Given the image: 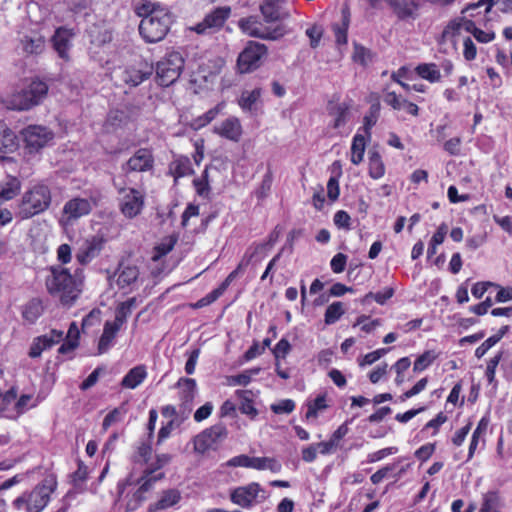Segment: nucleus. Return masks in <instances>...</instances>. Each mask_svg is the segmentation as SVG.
Wrapping results in <instances>:
<instances>
[{"label":"nucleus","mask_w":512,"mask_h":512,"mask_svg":"<svg viewBox=\"0 0 512 512\" xmlns=\"http://www.w3.org/2000/svg\"><path fill=\"white\" fill-rule=\"evenodd\" d=\"M170 460L169 454L156 455L141 473L131 469L128 476L118 483L120 497L126 501L128 511H135L146 499V494L154 488L156 482L164 478V473L157 471L167 465Z\"/></svg>","instance_id":"f257e3e1"},{"label":"nucleus","mask_w":512,"mask_h":512,"mask_svg":"<svg viewBox=\"0 0 512 512\" xmlns=\"http://www.w3.org/2000/svg\"><path fill=\"white\" fill-rule=\"evenodd\" d=\"M137 13L142 17L139 32L146 42L156 43L165 38L173 21L168 8L145 1L137 7Z\"/></svg>","instance_id":"f03ea898"},{"label":"nucleus","mask_w":512,"mask_h":512,"mask_svg":"<svg viewBox=\"0 0 512 512\" xmlns=\"http://www.w3.org/2000/svg\"><path fill=\"white\" fill-rule=\"evenodd\" d=\"M51 200L49 186L43 182L35 183L23 193L18 203L16 216L21 220L30 219L47 210Z\"/></svg>","instance_id":"7ed1b4c3"},{"label":"nucleus","mask_w":512,"mask_h":512,"mask_svg":"<svg viewBox=\"0 0 512 512\" xmlns=\"http://www.w3.org/2000/svg\"><path fill=\"white\" fill-rule=\"evenodd\" d=\"M57 488L55 476L45 477L35 488L13 500L12 505L18 511L41 512L49 503L51 494Z\"/></svg>","instance_id":"20e7f679"},{"label":"nucleus","mask_w":512,"mask_h":512,"mask_svg":"<svg viewBox=\"0 0 512 512\" xmlns=\"http://www.w3.org/2000/svg\"><path fill=\"white\" fill-rule=\"evenodd\" d=\"M47 91L46 83L33 80L26 88L4 96L1 102L9 110L25 111L38 105L45 98Z\"/></svg>","instance_id":"39448f33"},{"label":"nucleus","mask_w":512,"mask_h":512,"mask_svg":"<svg viewBox=\"0 0 512 512\" xmlns=\"http://www.w3.org/2000/svg\"><path fill=\"white\" fill-rule=\"evenodd\" d=\"M46 286L51 295L59 297L64 305H71L80 293L79 284L64 268H53L46 280Z\"/></svg>","instance_id":"423d86ee"},{"label":"nucleus","mask_w":512,"mask_h":512,"mask_svg":"<svg viewBox=\"0 0 512 512\" xmlns=\"http://www.w3.org/2000/svg\"><path fill=\"white\" fill-rule=\"evenodd\" d=\"M184 68V58L181 53L173 51L168 53L157 63L156 76L162 86L173 84Z\"/></svg>","instance_id":"0eeeda50"},{"label":"nucleus","mask_w":512,"mask_h":512,"mask_svg":"<svg viewBox=\"0 0 512 512\" xmlns=\"http://www.w3.org/2000/svg\"><path fill=\"white\" fill-rule=\"evenodd\" d=\"M258 250V247H249L245 254L243 255L242 259L240 260L238 266L235 270H233L227 278L224 280V282L216 289L211 291L209 294H207L205 297L198 300L195 304V308H202L204 306H207L211 303H213L215 300H217L228 288V286L231 284V282L241 273L244 272V270L248 267L250 262L252 261L253 257L256 255Z\"/></svg>","instance_id":"6e6552de"},{"label":"nucleus","mask_w":512,"mask_h":512,"mask_svg":"<svg viewBox=\"0 0 512 512\" xmlns=\"http://www.w3.org/2000/svg\"><path fill=\"white\" fill-rule=\"evenodd\" d=\"M119 209L127 219H133L141 214L145 206V195L141 190L127 187L118 190Z\"/></svg>","instance_id":"1a4fd4ad"},{"label":"nucleus","mask_w":512,"mask_h":512,"mask_svg":"<svg viewBox=\"0 0 512 512\" xmlns=\"http://www.w3.org/2000/svg\"><path fill=\"white\" fill-rule=\"evenodd\" d=\"M21 136L29 154L39 152L54 139L53 131L41 125H29L21 131Z\"/></svg>","instance_id":"9d476101"},{"label":"nucleus","mask_w":512,"mask_h":512,"mask_svg":"<svg viewBox=\"0 0 512 512\" xmlns=\"http://www.w3.org/2000/svg\"><path fill=\"white\" fill-rule=\"evenodd\" d=\"M239 27L248 36L268 40H277L286 33L283 26L278 25L275 28H271L253 16L241 19Z\"/></svg>","instance_id":"9b49d317"},{"label":"nucleus","mask_w":512,"mask_h":512,"mask_svg":"<svg viewBox=\"0 0 512 512\" xmlns=\"http://www.w3.org/2000/svg\"><path fill=\"white\" fill-rule=\"evenodd\" d=\"M473 28V21L468 19L465 14L461 13V16L455 17L451 19L446 26L444 27L440 44L443 46H447L445 51L448 49L451 51L457 50L458 38L461 35L462 31L468 32V29Z\"/></svg>","instance_id":"f8f14e48"},{"label":"nucleus","mask_w":512,"mask_h":512,"mask_svg":"<svg viewBox=\"0 0 512 512\" xmlns=\"http://www.w3.org/2000/svg\"><path fill=\"white\" fill-rule=\"evenodd\" d=\"M266 498V491L257 482L237 487L230 493L231 501L243 508L251 507L254 503L262 502Z\"/></svg>","instance_id":"ddd939ff"},{"label":"nucleus","mask_w":512,"mask_h":512,"mask_svg":"<svg viewBox=\"0 0 512 512\" xmlns=\"http://www.w3.org/2000/svg\"><path fill=\"white\" fill-rule=\"evenodd\" d=\"M267 54L265 45L257 42H249L237 59V68L240 73H249L256 70L263 57Z\"/></svg>","instance_id":"4468645a"},{"label":"nucleus","mask_w":512,"mask_h":512,"mask_svg":"<svg viewBox=\"0 0 512 512\" xmlns=\"http://www.w3.org/2000/svg\"><path fill=\"white\" fill-rule=\"evenodd\" d=\"M230 12L231 10L229 7L215 8L207 14L201 22L189 27V30L200 35L211 34L219 30L224 25L225 21L230 16Z\"/></svg>","instance_id":"2eb2a0df"},{"label":"nucleus","mask_w":512,"mask_h":512,"mask_svg":"<svg viewBox=\"0 0 512 512\" xmlns=\"http://www.w3.org/2000/svg\"><path fill=\"white\" fill-rule=\"evenodd\" d=\"M93 204L91 200L79 197L67 201L62 209L60 224L63 226L73 225L79 218L91 212Z\"/></svg>","instance_id":"dca6fc26"},{"label":"nucleus","mask_w":512,"mask_h":512,"mask_svg":"<svg viewBox=\"0 0 512 512\" xmlns=\"http://www.w3.org/2000/svg\"><path fill=\"white\" fill-rule=\"evenodd\" d=\"M104 242L105 240L101 235H91L83 239L77 248V261L82 265L90 263L100 254Z\"/></svg>","instance_id":"f3484780"},{"label":"nucleus","mask_w":512,"mask_h":512,"mask_svg":"<svg viewBox=\"0 0 512 512\" xmlns=\"http://www.w3.org/2000/svg\"><path fill=\"white\" fill-rule=\"evenodd\" d=\"M152 71L153 68L148 62L139 60L125 68L122 73V80L125 84L135 87L148 79Z\"/></svg>","instance_id":"a211bd4d"},{"label":"nucleus","mask_w":512,"mask_h":512,"mask_svg":"<svg viewBox=\"0 0 512 512\" xmlns=\"http://www.w3.org/2000/svg\"><path fill=\"white\" fill-rule=\"evenodd\" d=\"M213 131L218 136L233 142H239L243 135V128L237 117L231 116L216 124Z\"/></svg>","instance_id":"6ab92c4d"},{"label":"nucleus","mask_w":512,"mask_h":512,"mask_svg":"<svg viewBox=\"0 0 512 512\" xmlns=\"http://www.w3.org/2000/svg\"><path fill=\"white\" fill-rule=\"evenodd\" d=\"M62 339L63 332L60 330H52L45 335L36 337L30 346L29 356L31 358L40 357L43 351L59 343Z\"/></svg>","instance_id":"aec40b11"},{"label":"nucleus","mask_w":512,"mask_h":512,"mask_svg":"<svg viewBox=\"0 0 512 512\" xmlns=\"http://www.w3.org/2000/svg\"><path fill=\"white\" fill-rule=\"evenodd\" d=\"M154 159L150 150L142 148L137 150L133 156L129 158L125 169L127 171L145 172L153 167Z\"/></svg>","instance_id":"412c9836"},{"label":"nucleus","mask_w":512,"mask_h":512,"mask_svg":"<svg viewBox=\"0 0 512 512\" xmlns=\"http://www.w3.org/2000/svg\"><path fill=\"white\" fill-rule=\"evenodd\" d=\"M139 271L136 266L121 264L115 273V283L119 289L132 290L137 283Z\"/></svg>","instance_id":"4be33fe9"},{"label":"nucleus","mask_w":512,"mask_h":512,"mask_svg":"<svg viewBox=\"0 0 512 512\" xmlns=\"http://www.w3.org/2000/svg\"><path fill=\"white\" fill-rule=\"evenodd\" d=\"M328 115L330 117L328 127L337 130L339 134L350 119L349 108L346 104H334L329 107Z\"/></svg>","instance_id":"5701e85b"},{"label":"nucleus","mask_w":512,"mask_h":512,"mask_svg":"<svg viewBox=\"0 0 512 512\" xmlns=\"http://www.w3.org/2000/svg\"><path fill=\"white\" fill-rule=\"evenodd\" d=\"M74 36L72 29L60 27L55 31L53 36V46L59 57L68 59V51L71 47V41Z\"/></svg>","instance_id":"b1692460"},{"label":"nucleus","mask_w":512,"mask_h":512,"mask_svg":"<svg viewBox=\"0 0 512 512\" xmlns=\"http://www.w3.org/2000/svg\"><path fill=\"white\" fill-rule=\"evenodd\" d=\"M389 4L401 20L416 19L419 15V4L413 0H389Z\"/></svg>","instance_id":"393cba45"},{"label":"nucleus","mask_w":512,"mask_h":512,"mask_svg":"<svg viewBox=\"0 0 512 512\" xmlns=\"http://www.w3.org/2000/svg\"><path fill=\"white\" fill-rule=\"evenodd\" d=\"M384 102L394 110H403L412 116H417L419 113V107L416 104L402 98L395 92H387L384 95Z\"/></svg>","instance_id":"a878e982"},{"label":"nucleus","mask_w":512,"mask_h":512,"mask_svg":"<svg viewBox=\"0 0 512 512\" xmlns=\"http://www.w3.org/2000/svg\"><path fill=\"white\" fill-rule=\"evenodd\" d=\"M148 376L147 368L144 365H137L130 369L121 381V386L126 389H136Z\"/></svg>","instance_id":"bb28decb"},{"label":"nucleus","mask_w":512,"mask_h":512,"mask_svg":"<svg viewBox=\"0 0 512 512\" xmlns=\"http://www.w3.org/2000/svg\"><path fill=\"white\" fill-rule=\"evenodd\" d=\"M19 143L15 132L8 125L0 121V151L12 153L18 149Z\"/></svg>","instance_id":"cd10ccee"},{"label":"nucleus","mask_w":512,"mask_h":512,"mask_svg":"<svg viewBox=\"0 0 512 512\" xmlns=\"http://www.w3.org/2000/svg\"><path fill=\"white\" fill-rule=\"evenodd\" d=\"M261 13L267 23H274L289 16L277 3V0H265L261 5Z\"/></svg>","instance_id":"c85d7f7f"},{"label":"nucleus","mask_w":512,"mask_h":512,"mask_svg":"<svg viewBox=\"0 0 512 512\" xmlns=\"http://www.w3.org/2000/svg\"><path fill=\"white\" fill-rule=\"evenodd\" d=\"M122 326L118 325L113 321H106L103 328V333L98 343V353L102 354L108 351L112 346L113 340L115 339L118 331Z\"/></svg>","instance_id":"c756f323"},{"label":"nucleus","mask_w":512,"mask_h":512,"mask_svg":"<svg viewBox=\"0 0 512 512\" xmlns=\"http://www.w3.org/2000/svg\"><path fill=\"white\" fill-rule=\"evenodd\" d=\"M350 10L347 5L341 9V20L333 25L336 43L345 45L347 43V31L350 25Z\"/></svg>","instance_id":"7c9ffc66"},{"label":"nucleus","mask_w":512,"mask_h":512,"mask_svg":"<svg viewBox=\"0 0 512 512\" xmlns=\"http://www.w3.org/2000/svg\"><path fill=\"white\" fill-rule=\"evenodd\" d=\"M369 139L370 137L359 132L354 135L350 149V160L354 165H359L363 161Z\"/></svg>","instance_id":"2f4dec72"},{"label":"nucleus","mask_w":512,"mask_h":512,"mask_svg":"<svg viewBox=\"0 0 512 512\" xmlns=\"http://www.w3.org/2000/svg\"><path fill=\"white\" fill-rule=\"evenodd\" d=\"M262 90L255 88L252 90H245L242 92L238 104L244 111L256 110L257 105L260 101Z\"/></svg>","instance_id":"473e14b6"},{"label":"nucleus","mask_w":512,"mask_h":512,"mask_svg":"<svg viewBox=\"0 0 512 512\" xmlns=\"http://www.w3.org/2000/svg\"><path fill=\"white\" fill-rule=\"evenodd\" d=\"M181 499L180 492L176 489L164 491L159 500L150 506V510H164L176 505Z\"/></svg>","instance_id":"72a5a7b5"},{"label":"nucleus","mask_w":512,"mask_h":512,"mask_svg":"<svg viewBox=\"0 0 512 512\" xmlns=\"http://www.w3.org/2000/svg\"><path fill=\"white\" fill-rule=\"evenodd\" d=\"M180 399L184 403L191 402L197 393L196 381L192 378H180L176 384Z\"/></svg>","instance_id":"f704fd0d"},{"label":"nucleus","mask_w":512,"mask_h":512,"mask_svg":"<svg viewBox=\"0 0 512 512\" xmlns=\"http://www.w3.org/2000/svg\"><path fill=\"white\" fill-rule=\"evenodd\" d=\"M415 72L419 77L430 83H438L441 81V72L435 63H422L415 68Z\"/></svg>","instance_id":"c9c22d12"},{"label":"nucleus","mask_w":512,"mask_h":512,"mask_svg":"<svg viewBox=\"0 0 512 512\" xmlns=\"http://www.w3.org/2000/svg\"><path fill=\"white\" fill-rule=\"evenodd\" d=\"M20 189V180L16 177H10L5 183L0 185V205L16 197Z\"/></svg>","instance_id":"e433bc0d"},{"label":"nucleus","mask_w":512,"mask_h":512,"mask_svg":"<svg viewBox=\"0 0 512 512\" xmlns=\"http://www.w3.org/2000/svg\"><path fill=\"white\" fill-rule=\"evenodd\" d=\"M281 468V463L274 457H252L251 469L278 473Z\"/></svg>","instance_id":"4c0bfd02"},{"label":"nucleus","mask_w":512,"mask_h":512,"mask_svg":"<svg viewBox=\"0 0 512 512\" xmlns=\"http://www.w3.org/2000/svg\"><path fill=\"white\" fill-rule=\"evenodd\" d=\"M216 441V436L211 430H205L194 438V450L198 453L208 451Z\"/></svg>","instance_id":"58836bf2"},{"label":"nucleus","mask_w":512,"mask_h":512,"mask_svg":"<svg viewBox=\"0 0 512 512\" xmlns=\"http://www.w3.org/2000/svg\"><path fill=\"white\" fill-rule=\"evenodd\" d=\"M307 412L305 417L307 420L316 419L320 413L327 409L326 394L318 395L314 400L307 402Z\"/></svg>","instance_id":"ea45409f"},{"label":"nucleus","mask_w":512,"mask_h":512,"mask_svg":"<svg viewBox=\"0 0 512 512\" xmlns=\"http://www.w3.org/2000/svg\"><path fill=\"white\" fill-rule=\"evenodd\" d=\"M346 312L345 305L340 302L336 301L331 303L325 311L324 314V322L326 325H332L336 323Z\"/></svg>","instance_id":"a19ab883"},{"label":"nucleus","mask_w":512,"mask_h":512,"mask_svg":"<svg viewBox=\"0 0 512 512\" xmlns=\"http://www.w3.org/2000/svg\"><path fill=\"white\" fill-rule=\"evenodd\" d=\"M385 174V166L380 154L376 151L369 152V175L373 179H380Z\"/></svg>","instance_id":"79ce46f5"},{"label":"nucleus","mask_w":512,"mask_h":512,"mask_svg":"<svg viewBox=\"0 0 512 512\" xmlns=\"http://www.w3.org/2000/svg\"><path fill=\"white\" fill-rule=\"evenodd\" d=\"M487 425H488L487 421L485 419H481L480 422L478 423L476 429L474 430L472 437H471L470 445H469L468 459H471L474 456V453H475L480 441H482V442L484 441L483 437L486 433Z\"/></svg>","instance_id":"37998d69"},{"label":"nucleus","mask_w":512,"mask_h":512,"mask_svg":"<svg viewBox=\"0 0 512 512\" xmlns=\"http://www.w3.org/2000/svg\"><path fill=\"white\" fill-rule=\"evenodd\" d=\"M151 447L146 444H142L134 457V465L132 469H135L137 473H141L142 469L149 465L151 460Z\"/></svg>","instance_id":"c03bdc74"},{"label":"nucleus","mask_w":512,"mask_h":512,"mask_svg":"<svg viewBox=\"0 0 512 512\" xmlns=\"http://www.w3.org/2000/svg\"><path fill=\"white\" fill-rule=\"evenodd\" d=\"M136 306V299L130 298L122 303H120L115 312V319L113 322L117 323L120 326L126 322L127 318L131 314L133 308Z\"/></svg>","instance_id":"a18cd8bd"},{"label":"nucleus","mask_w":512,"mask_h":512,"mask_svg":"<svg viewBox=\"0 0 512 512\" xmlns=\"http://www.w3.org/2000/svg\"><path fill=\"white\" fill-rule=\"evenodd\" d=\"M22 49L27 54H38L44 49V38L39 35L25 37L21 41Z\"/></svg>","instance_id":"49530a36"},{"label":"nucleus","mask_w":512,"mask_h":512,"mask_svg":"<svg viewBox=\"0 0 512 512\" xmlns=\"http://www.w3.org/2000/svg\"><path fill=\"white\" fill-rule=\"evenodd\" d=\"M500 497L495 492H488L483 495L479 512H500Z\"/></svg>","instance_id":"de8ad7c7"},{"label":"nucleus","mask_w":512,"mask_h":512,"mask_svg":"<svg viewBox=\"0 0 512 512\" xmlns=\"http://www.w3.org/2000/svg\"><path fill=\"white\" fill-rule=\"evenodd\" d=\"M175 244H176V238H174L173 236H168V237L163 238L155 246L153 255H152V260L153 261L160 260L163 256L168 254L173 249Z\"/></svg>","instance_id":"09e8293b"},{"label":"nucleus","mask_w":512,"mask_h":512,"mask_svg":"<svg viewBox=\"0 0 512 512\" xmlns=\"http://www.w3.org/2000/svg\"><path fill=\"white\" fill-rule=\"evenodd\" d=\"M236 396L241 400L239 409L243 414L255 417L257 409L254 407L253 401L250 399V392L245 390H237Z\"/></svg>","instance_id":"8fccbe9b"},{"label":"nucleus","mask_w":512,"mask_h":512,"mask_svg":"<svg viewBox=\"0 0 512 512\" xmlns=\"http://www.w3.org/2000/svg\"><path fill=\"white\" fill-rule=\"evenodd\" d=\"M43 313V306L39 300L30 301L23 309V317L30 323H34Z\"/></svg>","instance_id":"3c124183"},{"label":"nucleus","mask_w":512,"mask_h":512,"mask_svg":"<svg viewBox=\"0 0 512 512\" xmlns=\"http://www.w3.org/2000/svg\"><path fill=\"white\" fill-rule=\"evenodd\" d=\"M38 400L31 394H23L15 402V411L17 414H23L29 409L37 406Z\"/></svg>","instance_id":"603ef678"},{"label":"nucleus","mask_w":512,"mask_h":512,"mask_svg":"<svg viewBox=\"0 0 512 512\" xmlns=\"http://www.w3.org/2000/svg\"><path fill=\"white\" fill-rule=\"evenodd\" d=\"M126 412L127 410L124 406L117 407L113 409L111 412H109L103 420V430L106 431L112 425L121 422L124 419Z\"/></svg>","instance_id":"864d4df0"},{"label":"nucleus","mask_w":512,"mask_h":512,"mask_svg":"<svg viewBox=\"0 0 512 512\" xmlns=\"http://www.w3.org/2000/svg\"><path fill=\"white\" fill-rule=\"evenodd\" d=\"M352 59L354 62L366 66L372 61V53L364 46L360 44H354Z\"/></svg>","instance_id":"5fc2aeb1"},{"label":"nucleus","mask_w":512,"mask_h":512,"mask_svg":"<svg viewBox=\"0 0 512 512\" xmlns=\"http://www.w3.org/2000/svg\"><path fill=\"white\" fill-rule=\"evenodd\" d=\"M171 169L175 178L187 176L192 172L190 161L187 158H179L175 160Z\"/></svg>","instance_id":"6e6d98bb"},{"label":"nucleus","mask_w":512,"mask_h":512,"mask_svg":"<svg viewBox=\"0 0 512 512\" xmlns=\"http://www.w3.org/2000/svg\"><path fill=\"white\" fill-rule=\"evenodd\" d=\"M379 105H373L370 108V111L367 115L364 117V124H363V135L370 137V130L372 127L376 124L379 116Z\"/></svg>","instance_id":"4d7b16f0"},{"label":"nucleus","mask_w":512,"mask_h":512,"mask_svg":"<svg viewBox=\"0 0 512 512\" xmlns=\"http://www.w3.org/2000/svg\"><path fill=\"white\" fill-rule=\"evenodd\" d=\"M183 421V418H173L168 423L161 427L158 433V443L166 440L176 428H178Z\"/></svg>","instance_id":"13d9d810"},{"label":"nucleus","mask_w":512,"mask_h":512,"mask_svg":"<svg viewBox=\"0 0 512 512\" xmlns=\"http://www.w3.org/2000/svg\"><path fill=\"white\" fill-rule=\"evenodd\" d=\"M503 337L502 333H497L488 339H486L476 350L475 355L477 358L483 357L489 349H491L496 343H498Z\"/></svg>","instance_id":"bf43d9fd"},{"label":"nucleus","mask_w":512,"mask_h":512,"mask_svg":"<svg viewBox=\"0 0 512 512\" xmlns=\"http://www.w3.org/2000/svg\"><path fill=\"white\" fill-rule=\"evenodd\" d=\"M468 32L471 33L474 38L480 43H489L495 39V33L491 30H481L476 27L473 22V28L468 29Z\"/></svg>","instance_id":"052dcab7"},{"label":"nucleus","mask_w":512,"mask_h":512,"mask_svg":"<svg viewBox=\"0 0 512 512\" xmlns=\"http://www.w3.org/2000/svg\"><path fill=\"white\" fill-rule=\"evenodd\" d=\"M435 359V355L431 351H427L420 355L414 362L413 370L421 372L429 367Z\"/></svg>","instance_id":"680f3d73"},{"label":"nucleus","mask_w":512,"mask_h":512,"mask_svg":"<svg viewBox=\"0 0 512 512\" xmlns=\"http://www.w3.org/2000/svg\"><path fill=\"white\" fill-rule=\"evenodd\" d=\"M270 408L275 414H289L295 409V402L291 399H283L272 404Z\"/></svg>","instance_id":"e2e57ef3"},{"label":"nucleus","mask_w":512,"mask_h":512,"mask_svg":"<svg viewBox=\"0 0 512 512\" xmlns=\"http://www.w3.org/2000/svg\"><path fill=\"white\" fill-rule=\"evenodd\" d=\"M196 192L200 196H207L209 193L208 169L206 168L201 177L193 181Z\"/></svg>","instance_id":"0e129e2a"},{"label":"nucleus","mask_w":512,"mask_h":512,"mask_svg":"<svg viewBox=\"0 0 512 512\" xmlns=\"http://www.w3.org/2000/svg\"><path fill=\"white\" fill-rule=\"evenodd\" d=\"M388 349L381 348L377 349L373 352L367 353L362 358L358 360L359 366L364 367L367 365H372L377 360H379L382 356H384L387 353Z\"/></svg>","instance_id":"69168bd1"},{"label":"nucleus","mask_w":512,"mask_h":512,"mask_svg":"<svg viewBox=\"0 0 512 512\" xmlns=\"http://www.w3.org/2000/svg\"><path fill=\"white\" fill-rule=\"evenodd\" d=\"M379 325L380 321L378 319H370L367 316H360L354 324V326H360L361 330L366 333L372 332Z\"/></svg>","instance_id":"338daca9"},{"label":"nucleus","mask_w":512,"mask_h":512,"mask_svg":"<svg viewBox=\"0 0 512 512\" xmlns=\"http://www.w3.org/2000/svg\"><path fill=\"white\" fill-rule=\"evenodd\" d=\"M306 35L310 39V46L316 48L323 35V29L319 25H313L306 30Z\"/></svg>","instance_id":"774afa93"}]
</instances>
